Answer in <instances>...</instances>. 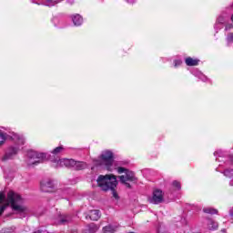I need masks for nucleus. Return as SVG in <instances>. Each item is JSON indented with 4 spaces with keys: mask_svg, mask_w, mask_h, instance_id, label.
Segmentation results:
<instances>
[{
    "mask_svg": "<svg viewBox=\"0 0 233 233\" xmlns=\"http://www.w3.org/2000/svg\"><path fill=\"white\" fill-rule=\"evenodd\" d=\"M222 232H227V230L226 229H222Z\"/></svg>",
    "mask_w": 233,
    "mask_h": 233,
    "instance_id": "c9c22d12",
    "label": "nucleus"
},
{
    "mask_svg": "<svg viewBox=\"0 0 233 233\" xmlns=\"http://www.w3.org/2000/svg\"><path fill=\"white\" fill-rule=\"evenodd\" d=\"M86 219H91V221H97V219H99V218H101V213L99 212V210L97 209H94L89 211V214L86 217Z\"/></svg>",
    "mask_w": 233,
    "mask_h": 233,
    "instance_id": "9b49d317",
    "label": "nucleus"
},
{
    "mask_svg": "<svg viewBox=\"0 0 233 233\" xmlns=\"http://www.w3.org/2000/svg\"><path fill=\"white\" fill-rule=\"evenodd\" d=\"M172 185L175 187V188H177V190H181V183H179L177 180L173 181Z\"/></svg>",
    "mask_w": 233,
    "mask_h": 233,
    "instance_id": "4be33fe9",
    "label": "nucleus"
},
{
    "mask_svg": "<svg viewBox=\"0 0 233 233\" xmlns=\"http://www.w3.org/2000/svg\"><path fill=\"white\" fill-rule=\"evenodd\" d=\"M118 177L120 179V183H122V185H125L127 188H132V186L127 181H130L131 183H136V181H137L136 174L130 170H127L126 172V175L119 176Z\"/></svg>",
    "mask_w": 233,
    "mask_h": 233,
    "instance_id": "423d86ee",
    "label": "nucleus"
},
{
    "mask_svg": "<svg viewBox=\"0 0 233 233\" xmlns=\"http://www.w3.org/2000/svg\"><path fill=\"white\" fill-rule=\"evenodd\" d=\"M27 157H29L28 165H39L42 163V159H46V154L37 153V151H28Z\"/></svg>",
    "mask_w": 233,
    "mask_h": 233,
    "instance_id": "39448f33",
    "label": "nucleus"
},
{
    "mask_svg": "<svg viewBox=\"0 0 233 233\" xmlns=\"http://www.w3.org/2000/svg\"><path fill=\"white\" fill-rule=\"evenodd\" d=\"M179 65H181V62H180V61H175V66H179Z\"/></svg>",
    "mask_w": 233,
    "mask_h": 233,
    "instance_id": "7c9ffc66",
    "label": "nucleus"
},
{
    "mask_svg": "<svg viewBox=\"0 0 233 233\" xmlns=\"http://www.w3.org/2000/svg\"><path fill=\"white\" fill-rule=\"evenodd\" d=\"M40 188L42 192H54V182L50 179L42 180Z\"/></svg>",
    "mask_w": 233,
    "mask_h": 233,
    "instance_id": "1a4fd4ad",
    "label": "nucleus"
},
{
    "mask_svg": "<svg viewBox=\"0 0 233 233\" xmlns=\"http://www.w3.org/2000/svg\"><path fill=\"white\" fill-rule=\"evenodd\" d=\"M64 148L62 146L56 147L53 151L52 154H55V156H57V154H61L63 152Z\"/></svg>",
    "mask_w": 233,
    "mask_h": 233,
    "instance_id": "aec40b11",
    "label": "nucleus"
},
{
    "mask_svg": "<svg viewBox=\"0 0 233 233\" xmlns=\"http://www.w3.org/2000/svg\"><path fill=\"white\" fill-rule=\"evenodd\" d=\"M229 160L233 164V156H229Z\"/></svg>",
    "mask_w": 233,
    "mask_h": 233,
    "instance_id": "72a5a7b5",
    "label": "nucleus"
},
{
    "mask_svg": "<svg viewBox=\"0 0 233 233\" xmlns=\"http://www.w3.org/2000/svg\"><path fill=\"white\" fill-rule=\"evenodd\" d=\"M67 3H68L69 5H74V0H67Z\"/></svg>",
    "mask_w": 233,
    "mask_h": 233,
    "instance_id": "473e14b6",
    "label": "nucleus"
},
{
    "mask_svg": "<svg viewBox=\"0 0 233 233\" xmlns=\"http://www.w3.org/2000/svg\"><path fill=\"white\" fill-rule=\"evenodd\" d=\"M52 167L59 168L61 167H66L67 168H74L75 170H85L87 165L85 162H77L74 159H60L53 161Z\"/></svg>",
    "mask_w": 233,
    "mask_h": 233,
    "instance_id": "7ed1b4c3",
    "label": "nucleus"
},
{
    "mask_svg": "<svg viewBox=\"0 0 233 233\" xmlns=\"http://www.w3.org/2000/svg\"><path fill=\"white\" fill-rule=\"evenodd\" d=\"M88 230L90 233H96L97 230H99V227L95 223H91L88 225Z\"/></svg>",
    "mask_w": 233,
    "mask_h": 233,
    "instance_id": "dca6fc26",
    "label": "nucleus"
},
{
    "mask_svg": "<svg viewBox=\"0 0 233 233\" xmlns=\"http://www.w3.org/2000/svg\"><path fill=\"white\" fill-rule=\"evenodd\" d=\"M186 65L187 66H198L199 65L198 59H193L192 57L186 58Z\"/></svg>",
    "mask_w": 233,
    "mask_h": 233,
    "instance_id": "4468645a",
    "label": "nucleus"
},
{
    "mask_svg": "<svg viewBox=\"0 0 233 233\" xmlns=\"http://www.w3.org/2000/svg\"><path fill=\"white\" fill-rule=\"evenodd\" d=\"M163 191L160 189L154 190L152 198H149V202L153 205H159V203H163Z\"/></svg>",
    "mask_w": 233,
    "mask_h": 233,
    "instance_id": "0eeeda50",
    "label": "nucleus"
},
{
    "mask_svg": "<svg viewBox=\"0 0 233 233\" xmlns=\"http://www.w3.org/2000/svg\"><path fill=\"white\" fill-rule=\"evenodd\" d=\"M221 154H222V152H221V150H219V151H216V152L214 153V156L221 157Z\"/></svg>",
    "mask_w": 233,
    "mask_h": 233,
    "instance_id": "cd10ccee",
    "label": "nucleus"
},
{
    "mask_svg": "<svg viewBox=\"0 0 233 233\" xmlns=\"http://www.w3.org/2000/svg\"><path fill=\"white\" fill-rule=\"evenodd\" d=\"M218 228H219V224H218V222L209 220L208 224V230H218Z\"/></svg>",
    "mask_w": 233,
    "mask_h": 233,
    "instance_id": "2eb2a0df",
    "label": "nucleus"
},
{
    "mask_svg": "<svg viewBox=\"0 0 233 233\" xmlns=\"http://www.w3.org/2000/svg\"><path fill=\"white\" fill-rule=\"evenodd\" d=\"M11 138L18 145H25V137L19 134L13 133Z\"/></svg>",
    "mask_w": 233,
    "mask_h": 233,
    "instance_id": "f8f14e48",
    "label": "nucleus"
},
{
    "mask_svg": "<svg viewBox=\"0 0 233 233\" xmlns=\"http://www.w3.org/2000/svg\"><path fill=\"white\" fill-rule=\"evenodd\" d=\"M116 170H117L118 174H123V173L127 174V171L128 169H127V168H125V167H118L116 168Z\"/></svg>",
    "mask_w": 233,
    "mask_h": 233,
    "instance_id": "5701e85b",
    "label": "nucleus"
},
{
    "mask_svg": "<svg viewBox=\"0 0 233 233\" xmlns=\"http://www.w3.org/2000/svg\"><path fill=\"white\" fill-rule=\"evenodd\" d=\"M49 2V5L51 6H54V5H57V3H61L62 0H47Z\"/></svg>",
    "mask_w": 233,
    "mask_h": 233,
    "instance_id": "393cba45",
    "label": "nucleus"
},
{
    "mask_svg": "<svg viewBox=\"0 0 233 233\" xmlns=\"http://www.w3.org/2000/svg\"><path fill=\"white\" fill-rule=\"evenodd\" d=\"M72 20L75 26H81V25H83V17L79 15H75Z\"/></svg>",
    "mask_w": 233,
    "mask_h": 233,
    "instance_id": "ddd939ff",
    "label": "nucleus"
},
{
    "mask_svg": "<svg viewBox=\"0 0 233 233\" xmlns=\"http://www.w3.org/2000/svg\"><path fill=\"white\" fill-rule=\"evenodd\" d=\"M227 41L228 43H233V33L228 35Z\"/></svg>",
    "mask_w": 233,
    "mask_h": 233,
    "instance_id": "a878e982",
    "label": "nucleus"
},
{
    "mask_svg": "<svg viewBox=\"0 0 233 233\" xmlns=\"http://www.w3.org/2000/svg\"><path fill=\"white\" fill-rule=\"evenodd\" d=\"M230 28H232V25H226V30H230Z\"/></svg>",
    "mask_w": 233,
    "mask_h": 233,
    "instance_id": "2f4dec72",
    "label": "nucleus"
},
{
    "mask_svg": "<svg viewBox=\"0 0 233 233\" xmlns=\"http://www.w3.org/2000/svg\"><path fill=\"white\" fill-rule=\"evenodd\" d=\"M229 216H231V218H233V208H231L229 209Z\"/></svg>",
    "mask_w": 233,
    "mask_h": 233,
    "instance_id": "c756f323",
    "label": "nucleus"
},
{
    "mask_svg": "<svg viewBox=\"0 0 233 233\" xmlns=\"http://www.w3.org/2000/svg\"><path fill=\"white\" fill-rule=\"evenodd\" d=\"M70 221H72V217H70V215L60 214L56 218L55 223L56 225H66V224L70 223Z\"/></svg>",
    "mask_w": 233,
    "mask_h": 233,
    "instance_id": "9d476101",
    "label": "nucleus"
},
{
    "mask_svg": "<svg viewBox=\"0 0 233 233\" xmlns=\"http://www.w3.org/2000/svg\"><path fill=\"white\" fill-rule=\"evenodd\" d=\"M17 152H19V147H9L5 151V154L2 157V161H8L9 159H14V157L17 156Z\"/></svg>",
    "mask_w": 233,
    "mask_h": 233,
    "instance_id": "6e6552de",
    "label": "nucleus"
},
{
    "mask_svg": "<svg viewBox=\"0 0 233 233\" xmlns=\"http://www.w3.org/2000/svg\"><path fill=\"white\" fill-rule=\"evenodd\" d=\"M25 199L21 198V195L10 190L6 194L5 192H0V216H3V213L8 207H11L12 210L15 212V214H20L23 218H26V214L30 212V209L26 206H25Z\"/></svg>",
    "mask_w": 233,
    "mask_h": 233,
    "instance_id": "f257e3e1",
    "label": "nucleus"
},
{
    "mask_svg": "<svg viewBox=\"0 0 233 233\" xmlns=\"http://www.w3.org/2000/svg\"><path fill=\"white\" fill-rule=\"evenodd\" d=\"M229 185H231V187L233 186V181L232 180L230 181Z\"/></svg>",
    "mask_w": 233,
    "mask_h": 233,
    "instance_id": "f704fd0d",
    "label": "nucleus"
},
{
    "mask_svg": "<svg viewBox=\"0 0 233 233\" xmlns=\"http://www.w3.org/2000/svg\"><path fill=\"white\" fill-rule=\"evenodd\" d=\"M6 141V134L0 130V147Z\"/></svg>",
    "mask_w": 233,
    "mask_h": 233,
    "instance_id": "6ab92c4d",
    "label": "nucleus"
},
{
    "mask_svg": "<svg viewBox=\"0 0 233 233\" xmlns=\"http://www.w3.org/2000/svg\"><path fill=\"white\" fill-rule=\"evenodd\" d=\"M223 174L226 177H233V169H226Z\"/></svg>",
    "mask_w": 233,
    "mask_h": 233,
    "instance_id": "412c9836",
    "label": "nucleus"
},
{
    "mask_svg": "<svg viewBox=\"0 0 233 233\" xmlns=\"http://www.w3.org/2000/svg\"><path fill=\"white\" fill-rule=\"evenodd\" d=\"M198 77H199V79H201V81H205L207 79V76H205L202 74H200Z\"/></svg>",
    "mask_w": 233,
    "mask_h": 233,
    "instance_id": "bb28decb",
    "label": "nucleus"
},
{
    "mask_svg": "<svg viewBox=\"0 0 233 233\" xmlns=\"http://www.w3.org/2000/svg\"><path fill=\"white\" fill-rule=\"evenodd\" d=\"M203 212H205V214H218V209L214 208H204Z\"/></svg>",
    "mask_w": 233,
    "mask_h": 233,
    "instance_id": "f3484780",
    "label": "nucleus"
},
{
    "mask_svg": "<svg viewBox=\"0 0 233 233\" xmlns=\"http://www.w3.org/2000/svg\"><path fill=\"white\" fill-rule=\"evenodd\" d=\"M101 162L96 163L100 167H105L106 170L112 172V170L116 169L114 167V153L112 151H104L100 156Z\"/></svg>",
    "mask_w": 233,
    "mask_h": 233,
    "instance_id": "20e7f679",
    "label": "nucleus"
},
{
    "mask_svg": "<svg viewBox=\"0 0 233 233\" xmlns=\"http://www.w3.org/2000/svg\"><path fill=\"white\" fill-rule=\"evenodd\" d=\"M217 23H218V25H223V23H225V16H218V18L217 19Z\"/></svg>",
    "mask_w": 233,
    "mask_h": 233,
    "instance_id": "b1692460",
    "label": "nucleus"
},
{
    "mask_svg": "<svg viewBox=\"0 0 233 233\" xmlns=\"http://www.w3.org/2000/svg\"><path fill=\"white\" fill-rule=\"evenodd\" d=\"M127 3H128L129 5H134V3H136V0H127Z\"/></svg>",
    "mask_w": 233,
    "mask_h": 233,
    "instance_id": "c85d7f7f",
    "label": "nucleus"
},
{
    "mask_svg": "<svg viewBox=\"0 0 233 233\" xmlns=\"http://www.w3.org/2000/svg\"><path fill=\"white\" fill-rule=\"evenodd\" d=\"M97 186L103 190L104 192H106L108 190L112 191L113 198L115 199H119V196L117 195V192L116 191V187H117V177L114 175H100L98 178L96 179Z\"/></svg>",
    "mask_w": 233,
    "mask_h": 233,
    "instance_id": "f03ea898",
    "label": "nucleus"
},
{
    "mask_svg": "<svg viewBox=\"0 0 233 233\" xmlns=\"http://www.w3.org/2000/svg\"><path fill=\"white\" fill-rule=\"evenodd\" d=\"M104 233H114L116 232V228L113 226H106L103 228Z\"/></svg>",
    "mask_w": 233,
    "mask_h": 233,
    "instance_id": "a211bd4d",
    "label": "nucleus"
}]
</instances>
